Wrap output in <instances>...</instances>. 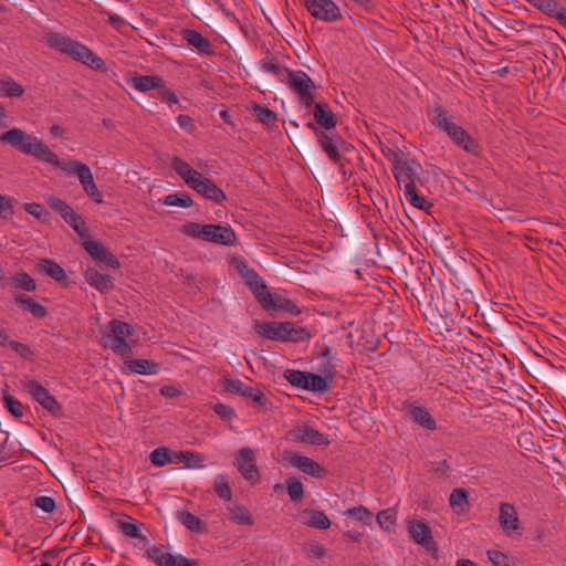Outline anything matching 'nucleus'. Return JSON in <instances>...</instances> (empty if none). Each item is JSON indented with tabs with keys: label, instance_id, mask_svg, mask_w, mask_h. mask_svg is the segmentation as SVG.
Segmentation results:
<instances>
[{
	"label": "nucleus",
	"instance_id": "1",
	"mask_svg": "<svg viewBox=\"0 0 566 566\" xmlns=\"http://www.w3.org/2000/svg\"><path fill=\"white\" fill-rule=\"evenodd\" d=\"M392 172L399 185L403 184V193L406 199L415 208L426 210L427 200L419 196L416 190L415 180L418 178V169L420 165L417 163H408L402 155L394 153Z\"/></svg>",
	"mask_w": 566,
	"mask_h": 566
},
{
	"label": "nucleus",
	"instance_id": "2",
	"mask_svg": "<svg viewBox=\"0 0 566 566\" xmlns=\"http://www.w3.org/2000/svg\"><path fill=\"white\" fill-rule=\"evenodd\" d=\"M0 142L8 144L23 155L43 161L48 158L50 147L36 136L29 135L21 128L13 127L0 135Z\"/></svg>",
	"mask_w": 566,
	"mask_h": 566
},
{
	"label": "nucleus",
	"instance_id": "3",
	"mask_svg": "<svg viewBox=\"0 0 566 566\" xmlns=\"http://www.w3.org/2000/svg\"><path fill=\"white\" fill-rule=\"evenodd\" d=\"M181 232L190 238L221 245H233L237 240L234 231L222 224L187 222L181 227Z\"/></svg>",
	"mask_w": 566,
	"mask_h": 566
},
{
	"label": "nucleus",
	"instance_id": "4",
	"mask_svg": "<svg viewBox=\"0 0 566 566\" xmlns=\"http://www.w3.org/2000/svg\"><path fill=\"white\" fill-rule=\"evenodd\" d=\"M235 269L264 310L277 308L276 302L273 300L266 284L254 270L250 269L243 261H237Z\"/></svg>",
	"mask_w": 566,
	"mask_h": 566
},
{
	"label": "nucleus",
	"instance_id": "5",
	"mask_svg": "<svg viewBox=\"0 0 566 566\" xmlns=\"http://www.w3.org/2000/svg\"><path fill=\"white\" fill-rule=\"evenodd\" d=\"M108 333L103 336V345L105 348L112 349L115 354L123 357L132 355V347L126 342V337L130 336L134 328L119 319H112L108 324Z\"/></svg>",
	"mask_w": 566,
	"mask_h": 566
},
{
	"label": "nucleus",
	"instance_id": "6",
	"mask_svg": "<svg viewBox=\"0 0 566 566\" xmlns=\"http://www.w3.org/2000/svg\"><path fill=\"white\" fill-rule=\"evenodd\" d=\"M308 126L314 130L317 143L328 159L333 164H340V157L349 151L352 146L337 133L322 130L312 123Z\"/></svg>",
	"mask_w": 566,
	"mask_h": 566
},
{
	"label": "nucleus",
	"instance_id": "7",
	"mask_svg": "<svg viewBox=\"0 0 566 566\" xmlns=\"http://www.w3.org/2000/svg\"><path fill=\"white\" fill-rule=\"evenodd\" d=\"M286 84L289 88L297 96L298 102L310 109L314 104L315 85L311 77L303 71H290L285 67Z\"/></svg>",
	"mask_w": 566,
	"mask_h": 566
},
{
	"label": "nucleus",
	"instance_id": "8",
	"mask_svg": "<svg viewBox=\"0 0 566 566\" xmlns=\"http://www.w3.org/2000/svg\"><path fill=\"white\" fill-rule=\"evenodd\" d=\"M22 386L42 408L54 417L62 416L61 405L40 382L27 379L22 380Z\"/></svg>",
	"mask_w": 566,
	"mask_h": 566
},
{
	"label": "nucleus",
	"instance_id": "9",
	"mask_svg": "<svg viewBox=\"0 0 566 566\" xmlns=\"http://www.w3.org/2000/svg\"><path fill=\"white\" fill-rule=\"evenodd\" d=\"M285 439L296 443H310L314 446H328L327 436L310 426H296L285 433Z\"/></svg>",
	"mask_w": 566,
	"mask_h": 566
},
{
	"label": "nucleus",
	"instance_id": "10",
	"mask_svg": "<svg viewBox=\"0 0 566 566\" xmlns=\"http://www.w3.org/2000/svg\"><path fill=\"white\" fill-rule=\"evenodd\" d=\"M285 460L289 461V463L298 469L304 474L311 475L316 479L324 478L326 471L325 469L313 459L303 455L301 452L292 451L286 452L285 451Z\"/></svg>",
	"mask_w": 566,
	"mask_h": 566
},
{
	"label": "nucleus",
	"instance_id": "11",
	"mask_svg": "<svg viewBox=\"0 0 566 566\" xmlns=\"http://www.w3.org/2000/svg\"><path fill=\"white\" fill-rule=\"evenodd\" d=\"M148 557L157 566H199L198 560L189 559L182 555H172L166 552L163 545L149 549Z\"/></svg>",
	"mask_w": 566,
	"mask_h": 566
},
{
	"label": "nucleus",
	"instance_id": "12",
	"mask_svg": "<svg viewBox=\"0 0 566 566\" xmlns=\"http://www.w3.org/2000/svg\"><path fill=\"white\" fill-rule=\"evenodd\" d=\"M408 532L411 538L429 552H437L438 546L432 537L431 527L422 520L409 521Z\"/></svg>",
	"mask_w": 566,
	"mask_h": 566
},
{
	"label": "nucleus",
	"instance_id": "13",
	"mask_svg": "<svg viewBox=\"0 0 566 566\" xmlns=\"http://www.w3.org/2000/svg\"><path fill=\"white\" fill-rule=\"evenodd\" d=\"M499 523L503 532L507 536H513L514 534L521 535L522 527L520 525V518L517 515V511L512 503L502 502L499 507Z\"/></svg>",
	"mask_w": 566,
	"mask_h": 566
},
{
	"label": "nucleus",
	"instance_id": "14",
	"mask_svg": "<svg viewBox=\"0 0 566 566\" xmlns=\"http://www.w3.org/2000/svg\"><path fill=\"white\" fill-rule=\"evenodd\" d=\"M45 43L50 48L55 49L64 54H67L76 61L78 60L83 49L85 48L84 44L54 32H50L45 35Z\"/></svg>",
	"mask_w": 566,
	"mask_h": 566
},
{
	"label": "nucleus",
	"instance_id": "15",
	"mask_svg": "<svg viewBox=\"0 0 566 566\" xmlns=\"http://www.w3.org/2000/svg\"><path fill=\"white\" fill-rule=\"evenodd\" d=\"M311 14L324 21H336L340 18L339 8L332 0H303Z\"/></svg>",
	"mask_w": 566,
	"mask_h": 566
},
{
	"label": "nucleus",
	"instance_id": "16",
	"mask_svg": "<svg viewBox=\"0 0 566 566\" xmlns=\"http://www.w3.org/2000/svg\"><path fill=\"white\" fill-rule=\"evenodd\" d=\"M444 133L460 148L469 154L478 155L480 153L479 143L461 126L452 123Z\"/></svg>",
	"mask_w": 566,
	"mask_h": 566
},
{
	"label": "nucleus",
	"instance_id": "17",
	"mask_svg": "<svg viewBox=\"0 0 566 566\" xmlns=\"http://www.w3.org/2000/svg\"><path fill=\"white\" fill-rule=\"evenodd\" d=\"M235 465L243 478L251 483L259 481V470L255 464V453L250 448H242L235 460Z\"/></svg>",
	"mask_w": 566,
	"mask_h": 566
},
{
	"label": "nucleus",
	"instance_id": "18",
	"mask_svg": "<svg viewBox=\"0 0 566 566\" xmlns=\"http://www.w3.org/2000/svg\"><path fill=\"white\" fill-rule=\"evenodd\" d=\"M312 336V327L304 318L296 322L285 319V343H308Z\"/></svg>",
	"mask_w": 566,
	"mask_h": 566
},
{
	"label": "nucleus",
	"instance_id": "19",
	"mask_svg": "<svg viewBox=\"0 0 566 566\" xmlns=\"http://www.w3.org/2000/svg\"><path fill=\"white\" fill-rule=\"evenodd\" d=\"M85 251L96 261L105 263L112 269L120 266L119 261L103 244L94 240L83 242Z\"/></svg>",
	"mask_w": 566,
	"mask_h": 566
},
{
	"label": "nucleus",
	"instance_id": "20",
	"mask_svg": "<svg viewBox=\"0 0 566 566\" xmlns=\"http://www.w3.org/2000/svg\"><path fill=\"white\" fill-rule=\"evenodd\" d=\"M191 189L203 196L206 199L214 202H221L226 200V195L221 188H219L211 179L200 175V178L196 179L195 184L190 186Z\"/></svg>",
	"mask_w": 566,
	"mask_h": 566
},
{
	"label": "nucleus",
	"instance_id": "21",
	"mask_svg": "<svg viewBox=\"0 0 566 566\" xmlns=\"http://www.w3.org/2000/svg\"><path fill=\"white\" fill-rule=\"evenodd\" d=\"M312 114L316 124L322 130L331 132L336 126V116L326 103H315L312 105Z\"/></svg>",
	"mask_w": 566,
	"mask_h": 566
},
{
	"label": "nucleus",
	"instance_id": "22",
	"mask_svg": "<svg viewBox=\"0 0 566 566\" xmlns=\"http://www.w3.org/2000/svg\"><path fill=\"white\" fill-rule=\"evenodd\" d=\"M76 177L78 178V181H80L84 192L94 202L102 203L103 196L94 181V177H93L91 168L87 165L85 166V168L82 167V169L78 171V175Z\"/></svg>",
	"mask_w": 566,
	"mask_h": 566
},
{
	"label": "nucleus",
	"instance_id": "23",
	"mask_svg": "<svg viewBox=\"0 0 566 566\" xmlns=\"http://www.w3.org/2000/svg\"><path fill=\"white\" fill-rule=\"evenodd\" d=\"M84 277L91 286L101 293H107L114 287L113 277L109 274L99 273L96 269H86Z\"/></svg>",
	"mask_w": 566,
	"mask_h": 566
},
{
	"label": "nucleus",
	"instance_id": "24",
	"mask_svg": "<svg viewBox=\"0 0 566 566\" xmlns=\"http://www.w3.org/2000/svg\"><path fill=\"white\" fill-rule=\"evenodd\" d=\"M223 385L227 391L241 395L245 398L252 399L253 401H260L262 397V392L260 390H256L238 379L224 378Z\"/></svg>",
	"mask_w": 566,
	"mask_h": 566
},
{
	"label": "nucleus",
	"instance_id": "25",
	"mask_svg": "<svg viewBox=\"0 0 566 566\" xmlns=\"http://www.w3.org/2000/svg\"><path fill=\"white\" fill-rule=\"evenodd\" d=\"M300 518L303 524L318 530H327L332 524L327 515L317 510L306 509L300 514Z\"/></svg>",
	"mask_w": 566,
	"mask_h": 566
},
{
	"label": "nucleus",
	"instance_id": "26",
	"mask_svg": "<svg viewBox=\"0 0 566 566\" xmlns=\"http://www.w3.org/2000/svg\"><path fill=\"white\" fill-rule=\"evenodd\" d=\"M48 154V158L43 161L54 166L55 168H60L66 176H77L82 167L85 168L86 166V164L80 160L61 161L57 155L51 149H49Z\"/></svg>",
	"mask_w": 566,
	"mask_h": 566
},
{
	"label": "nucleus",
	"instance_id": "27",
	"mask_svg": "<svg viewBox=\"0 0 566 566\" xmlns=\"http://www.w3.org/2000/svg\"><path fill=\"white\" fill-rule=\"evenodd\" d=\"M171 167L176 174L185 181L187 186L195 184L196 179L200 178V172L193 169L188 163L179 157L171 160Z\"/></svg>",
	"mask_w": 566,
	"mask_h": 566
},
{
	"label": "nucleus",
	"instance_id": "28",
	"mask_svg": "<svg viewBox=\"0 0 566 566\" xmlns=\"http://www.w3.org/2000/svg\"><path fill=\"white\" fill-rule=\"evenodd\" d=\"M130 85L139 92L164 88V80L158 75H136L130 80Z\"/></svg>",
	"mask_w": 566,
	"mask_h": 566
},
{
	"label": "nucleus",
	"instance_id": "29",
	"mask_svg": "<svg viewBox=\"0 0 566 566\" xmlns=\"http://www.w3.org/2000/svg\"><path fill=\"white\" fill-rule=\"evenodd\" d=\"M409 417L413 422L422 428L433 431L437 429V423L430 412L421 406H410L408 410Z\"/></svg>",
	"mask_w": 566,
	"mask_h": 566
},
{
	"label": "nucleus",
	"instance_id": "30",
	"mask_svg": "<svg viewBox=\"0 0 566 566\" xmlns=\"http://www.w3.org/2000/svg\"><path fill=\"white\" fill-rule=\"evenodd\" d=\"M430 123L437 128L444 132L453 123L448 111L440 104L436 103L428 108Z\"/></svg>",
	"mask_w": 566,
	"mask_h": 566
},
{
	"label": "nucleus",
	"instance_id": "31",
	"mask_svg": "<svg viewBox=\"0 0 566 566\" xmlns=\"http://www.w3.org/2000/svg\"><path fill=\"white\" fill-rule=\"evenodd\" d=\"M13 301L15 304L23 306L25 311L30 312L36 318H44L48 315L46 307L27 294H17Z\"/></svg>",
	"mask_w": 566,
	"mask_h": 566
},
{
	"label": "nucleus",
	"instance_id": "32",
	"mask_svg": "<svg viewBox=\"0 0 566 566\" xmlns=\"http://www.w3.org/2000/svg\"><path fill=\"white\" fill-rule=\"evenodd\" d=\"M125 367L139 375H156L160 369L157 363L148 359H129L125 361Z\"/></svg>",
	"mask_w": 566,
	"mask_h": 566
},
{
	"label": "nucleus",
	"instance_id": "33",
	"mask_svg": "<svg viewBox=\"0 0 566 566\" xmlns=\"http://www.w3.org/2000/svg\"><path fill=\"white\" fill-rule=\"evenodd\" d=\"M36 268L56 282H63L67 277L64 269L53 260L42 259L38 262Z\"/></svg>",
	"mask_w": 566,
	"mask_h": 566
},
{
	"label": "nucleus",
	"instance_id": "34",
	"mask_svg": "<svg viewBox=\"0 0 566 566\" xmlns=\"http://www.w3.org/2000/svg\"><path fill=\"white\" fill-rule=\"evenodd\" d=\"M255 331L268 339L283 340V322L256 324Z\"/></svg>",
	"mask_w": 566,
	"mask_h": 566
},
{
	"label": "nucleus",
	"instance_id": "35",
	"mask_svg": "<svg viewBox=\"0 0 566 566\" xmlns=\"http://www.w3.org/2000/svg\"><path fill=\"white\" fill-rule=\"evenodd\" d=\"M177 518L191 532L201 534L207 530L203 521L188 511H178Z\"/></svg>",
	"mask_w": 566,
	"mask_h": 566
},
{
	"label": "nucleus",
	"instance_id": "36",
	"mask_svg": "<svg viewBox=\"0 0 566 566\" xmlns=\"http://www.w3.org/2000/svg\"><path fill=\"white\" fill-rule=\"evenodd\" d=\"M184 39L187 43L193 48H196L200 53H210V42L208 39L203 38L199 32L195 30H185Z\"/></svg>",
	"mask_w": 566,
	"mask_h": 566
},
{
	"label": "nucleus",
	"instance_id": "37",
	"mask_svg": "<svg viewBox=\"0 0 566 566\" xmlns=\"http://www.w3.org/2000/svg\"><path fill=\"white\" fill-rule=\"evenodd\" d=\"M77 61L82 62L83 64L90 66L93 70L99 71V72H106L107 71V66H106L105 62L103 61V59L97 56L87 46H85L83 49V51H82V53H81V55H80Z\"/></svg>",
	"mask_w": 566,
	"mask_h": 566
},
{
	"label": "nucleus",
	"instance_id": "38",
	"mask_svg": "<svg viewBox=\"0 0 566 566\" xmlns=\"http://www.w3.org/2000/svg\"><path fill=\"white\" fill-rule=\"evenodd\" d=\"M331 380L327 379L323 374L307 373V388L305 390L314 392H325L331 387Z\"/></svg>",
	"mask_w": 566,
	"mask_h": 566
},
{
	"label": "nucleus",
	"instance_id": "39",
	"mask_svg": "<svg viewBox=\"0 0 566 566\" xmlns=\"http://www.w3.org/2000/svg\"><path fill=\"white\" fill-rule=\"evenodd\" d=\"M24 88L11 77L0 80V95L4 97H20Z\"/></svg>",
	"mask_w": 566,
	"mask_h": 566
},
{
	"label": "nucleus",
	"instance_id": "40",
	"mask_svg": "<svg viewBox=\"0 0 566 566\" xmlns=\"http://www.w3.org/2000/svg\"><path fill=\"white\" fill-rule=\"evenodd\" d=\"M177 462L185 463L187 468H202L205 462V457L200 453L191 452V451H179L176 453Z\"/></svg>",
	"mask_w": 566,
	"mask_h": 566
},
{
	"label": "nucleus",
	"instance_id": "41",
	"mask_svg": "<svg viewBox=\"0 0 566 566\" xmlns=\"http://www.w3.org/2000/svg\"><path fill=\"white\" fill-rule=\"evenodd\" d=\"M469 493L464 489H454L450 494V506L459 512L463 513L467 510V506L469 505Z\"/></svg>",
	"mask_w": 566,
	"mask_h": 566
},
{
	"label": "nucleus",
	"instance_id": "42",
	"mask_svg": "<svg viewBox=\"0 0 566 566\" xmlns=\"http://www.w3.org/2000/svg\"><path fill=\"white\" fill-rule=\"evenodd\" d=\"M11 283L14 287L27 291V292H33L36 290V283L35 281L27 273V272H17L11 277Z\"/></svg>",
	"mask_w": 566,
	"mask_h": 566
},
{
	"label": "nucleus",
	"instance_id": "43",
	"mask_svg": "<svg viewBox=\"0 0 566 566\" xmlns=\"http://www.w3.org/2000/svg\"><path fill=\"white\" fill-rule=\"evenodd\" d=\"M163 203L170 207L188 208L193 205L192 198L185 191L170 193L164 197Z\"/></svg>",
	"mask_w": 566,
	"mask_h": 566
},
{
	"label": "nucleus",
	"instance_id": "44",
	"mask_svg": "<svg viewBox=\"0 0 566 566\" xmlns=\"http://www.w3.org/2000/svg\"><path fill=\"white\" fill-rule=\"evenodd\" d=\"M285 489L293 502H300L303 500L304 488L302 482L295 476H290L285 480Z\"/></svg>",
	"mask_w": 566,
	"mask_h": 566
},
{
	"label": "nucleus",
	"instance_id": "45",
	"mask_svg": "<svg viewBox=\"0 0 566 566\" xmlns=\"http://www.w3.org/2000/svg\"><path fill=\"white\" fill-rule=\"evenodd\" d=\"M118 528L128 537L132 538H144L142 535L140 528L138 525L134 522V520L130 516H127L126 520H118L117 521Z\"/></svg>",
	"mask_w": 566,
	"mask_h": 566
},
{
	"label": "nucleus",
	"instance_id": "46",
	"mask_svg": "<svg viewBox=\"0 0 566 566\" xmlns=\"http://www.w3.org/2000/svg\"><path fill=\"white\" fill-rule=\"evenodd\" d=\"M230 518L240 525L252 524V517L249 510L242 505H233L230 507Z\"/></svg>",
	"mask_w": 566,
	"mask_h": 566
},
{
	"label": "nucleus",
	"instance_id": "47",
	"mask_svg": "<svg viewBox=\"0 0 566 566\" xmlns=\"http://www.w3.org/2000/svg\"><path fill=\"white\" fill-rule=\"evenodd\" d=\"M307 373L302 370H285V380H287L292 386L301 389L307 388Z\"/></svg>",
	"mask_w": 566,
	"mask_h": 566
},
{
	"label": "nucleus",
	"instance_id": "48",
	"mask_svg": "<svg viewBox=\"0 0 566 566\" xmlns=\"http://www.w3.org/2000/svg\"><path fill=\"white\" fill-rule=\"evenodd\" d=\"M46 202L53 211L63 218V220L66 219V217H69V214L74 210L66 201L57 197H50Z\"/></svg>",
	"mask_w": 566,
	"mask_h": 566
},
{
	"label": "nucleus",
	"instance_id": "49",
	"mask_svg": "<svg viewBox=\"0 0 566 566\" xmlns=\"http://www.w3.org/2000/svg\"><path fill=\"white\" fill-rule=\"evenodd\" d=\"M214 491L218 496L224 501H230L232 497L231 488L226 475H218L214 480Z\"/></svg>",
	"mask_w": 566,
	"mask_h": 566
},
{
	"label": "nucleus",
	"instance_id": "50",
	"mask_svg": "<svg viewBox=\"0 0 566 566\" xmlns=\"http://www.w3.org/2000/svg\"><path fill=\"white\" fill-rule=\"evenodd\" d=\"M149 459L151 463L157 467H164L172 461L170 450L165 447L157 448L151 451Z\"/></svg>",
	"mask_w": 566,
	"mask_h": 566
},
{
	"label": "nucleus",
	"instance_id": "51",
	"mask_svg": "<svg viewBox=\"0 0 566 566\" xmlns=\"http://www.w3.org/2000/svg\"><path fill=\"white\" fill-rule=\"evenodd\" d=\"M377 523L385 531H390L396 523V512L392 509L380 511L377 516Z\"/></svg>",
	"mask_w": 566,
	"mask_h": 566
},
{
	"label": "nucleus",
	"instance_id": "52",
	"mask_svg": "<svg viewBox=\"0 0 566 566\" xmlns=\"http://www.w3.org/2000/svg\"><path fill=\"white\" fill-rule=\"evenodd\" d=\"M3 402H4V406L6 408L17 418H21L23 417L24 415V408H23V405L18 400L15 399L14 397H12L11 395H9L8 392H4L3 394Z\"/></svg>",
	"mask_w": 566,
	"mask_h": 566
},
{
	"label": "nucleus",
	"instance_id": "53",
	"mask_svg": "<svg viewBox=\"0 0 566 566\" xmlns=\"http://www.w3.org/2000/svg\"><path fill=\"white\" fill-rule=\"evenodd\" d=\"M254 114L258 117V119L266 126L273 125L276 120L275 113L264 106L255 105Z\"/></svg>",
	"mask_w": 566,
	"mask_h": 566
},
{
	"label": "nucleus",
	"instance_id": "54",
	"mask_svg": "<svg viewBox=\"0 0 566 566\" xmlns=\"http://www.w3.org/2000/svg\"><path fill=\"white\" fill-rule=\"evenodd\" d=\"M346 514L366 525L370 523L371 517H373L371 512L367 507L361 506V505L349 509L346 512Z\"/></svg>",
	"mask_w": 566,
	"mask_h": 566
},
{
	"label": "nucleus",
	"instance_id": "55",
	"mask_svg": "<svg viewBox=\"0 0 566 566\" xmlns=\"http://www.w3.org/2000/svg\"><path fill=\"white\" fill-rule=\"evenodd\" d=\"M33 505L45 513H52L56 507L54 499L46 495L36 496L33 501Z\"/></svg>",
	"mask_w": 566,
	"mask_h": 566
},
{
	"label": "nucleus",
	"instance_id": "56",
	"mask_svg": "<svg viewBox=\"0 0 566 566\" xmlns=\"http://www.w3.org/2000/svg\"><path fill=\"white\" fill-rule=\"evenodd\" d=\"M318 370L327 379L333 381L335 375L337 374L336 364L334 363V358H328V359L321 360Z\"/></svg>",
	"mask_w": 566,
	"mask_h": 566
},
{
	"label": "nucleus",
	"instance_id": "57",
	"mask_svg": "<svg viewBox=\"0 0 566 566\" xmlns=\"http://www.w3.org/2000/svg\"><path fill=\"white\" fill-rule=\"evenodd\" d=\"M9 347H11L18 355H20L24 359H32L33 358V352L32 349L22 343L10 340L7 343Z\"/></svg>",
	"mask_w": 566,
	"mask_h": 566
},
{
	"label": "nucleus",
	"instance_id": "58",
	"mask_svg": "<svg viewBox=\"0 0 566 566\" xmlns=\"http://www.w3.org/2000/svg\"><path fill=\"white\" fill-rule=\"evenodd\" d=\"M488 557L494 566H511L509 557L500 551H488Z\"/></svg>",
	"mask_w": 566,
	"mask_h": 566
},
{
	"label": "nucleus",
	"instance_id": "59",
	"mask_svg": "<svg viewBox=\"0 0 566 566\" xmlns=\"http://www.w3.org/2000/svg\"><path fill=\"white\" fill-rule=\"evenodd\" d=\"M211 408L223 420H231L235 416L234 410L230 406L223 403H214Z\"/></svg>",
	"mask_w": 566,
	"mask_h": 566
},
{
	"label": "nucleus",
	"instance_id": "60",
	"mask_svg": "<svg viewBox=\"0 0 566 566\" xmlns=\"http://www.w3.org/2000/svg\"><path fill=\"white\" fill-rule=\"evenodd\" d=\"M13 214L11 199L0 195V217L7 219Z\"/></svg>",
	"mask_w": 566,
	"mask_h": 566
},
{
	"label": "nucleus",
	"instance_id": "61",
	"mask_svg": "<svg viewBox=\"0 0 566 566\" xmlns=\"http://www.w3.org/2000/svg\"><path fill=\"white\" fill-rule=\"evenodd\" d=\"M157 98L161 99L163 102H167L169 104H177L179 102L177 95L167 88H158Z\"/></svg>",
	"mask_w": 566,
	"mask_h": 566
},
{
	"label": "nucleus",
	"instance_id": "62",
	"mask_svg": "<svg viewBox=\"0 0 566 566\" xmlns=\"http://www.w3.org/2000/svg\"><path fill=\"white\" fill-rule=\"evenodd\" d=\"M306 551L308 552V554L316 558H322L326 554L324 545L317 542L308 544L306 546Z\"/></svg>",
	"mask_w": 566,
	"mask_h": 566
},
{
	"label": "nucleus",
	"instance_id": "63",
	"mask_svg": "<svg viewBox=\"0 0 566 566\" xmlns=\"http://www.w3.org/2000/svg\"><path fill=\"white\" fill-rule=\"evenodd\" d=\"M178 124L188 132H193L196 129V125L192 118L188 115L180 114L177 118Z\"/></svg>",
	"mask_w": 566,
	"mask_h": 566
},
{
	"label": "nucleus",
	"instance_id": "64",
	"mask_svg": "<svg viewBox=\"0 0 566 566\" xmlns=\"http://www.w3.org/2000/svg\"><path fill=\"white\" fill-rule=\"evenodd\" d=\"M24 210L36 219L42 218L43 207L39 203H25Z\"/></svg>",
	"mask_w": 566,
	"mask_h": 566
}]
</instances>
